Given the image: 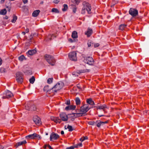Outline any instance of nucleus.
Masks as SVG:
<instances>
[{
	"instance_id": "nucleus-56",
	"label": "nucleus",
	"mask_w": 149,
	"mask_h": 149,
	"mask_svg": "<svg viewBox=\"0 0 149 149\" xmlns=\"http://www.w3.org/2000/svg\"><path fill=\"white\" fill-rule=\"evenodd\" d=\"M3 147L2 146L0 145V149H3Z\"/></svg>"
},
{
	"instance_id": "nucleus-27",
	"label": "nucleus",
	"mask_w": 149,
	"mask_h": 149,
	"mask_svg": "<svg viewBox=\"0 0 149 149\" xmlns=\"http://www.w3.org/2000/svg\"><path fill=\"white\" fill-rule=\"evenodd\" d=\"M7 97H10L13 96V95L11 92L9 91H7L6 94Z\"/></svg>"
},
{
	"instance_id": "nucleus-10",
	"label": "nucleus",
	"mask_w": 149,
	"mask_h": 149,
	"mask_svg": "<svg viewBox=\"0 0 149 149\" xmlns=\"http://www.w3.org/2000/svg\"><path fill=\"white\" fill-rule=\"evenodd\" d=\"M129 14L133 17L137 16L138 14V10L134 8H131L129 11Z\"/></svg>"
},
{
	"instance_id": "nucleus-17",
	"label": "nucleus",
	"mask_w": 149,
	"mask_h": 149,
	"mask_svg": "<svg viewBox=\"0 0 149 149\" xmlns=\"http://www.w3.org/2000/svg\"><path fill=\"white\" fill-rule=\"evenodd\" d=\"M26 140H24L23 141L19 142H17L16 143V144L15 146L16 147H18L23 145V144H25L26 143Z\"/></svg>"
},
{
	"instance_id": "nucleus-31",
	"label": "nucleus",
	"mask_w": 149,
	"mask_h": 149,
	"mask_svg": "<svg viewBox=\"0 0 149 149\" xmlns=\"http://www.w3.org/2000/svg\"><path fill=\"white\" fill-rule=\"evenodd\" d=\"M35 81V78L34 76H32L29 79V81L31 84H33Z\"/></svg>"
},
{
	"instance_id": "nucleus-23",
	"label": "nucleus",
	"mask_w": 149,
	"mask_h": 149,
	"mask_svg": "<svg viewBox=\"0 0 149 149\" xmlns=\"http://www.w3.org/2000/svg\"><path fill=\"white\" fill-rule=\"evenodd\" d=\"M72 37L73 38H77L78 37L77 32L76 31H73L72 33Z\"/></svg>"
},
{
	"instance_id": "nucleus-19",
	"label": "nucleus",
	"mask_w": 149,
	"mask_h": 149,
	"mask_svg": "<svg viewBox=\"0 0 149 149\" xmlns=\"http://www.w3.org/2000/svg\"><path fill=\"white\" fill-rule=\"evenodd\" d=\"M92 32L93 31L92 29H91L88 28L85 34L86 35H87L88 37H89L92 34Z\"/></svg>"
},
{
	"instance_id": "nucleus-63",
	"label": "nucleus",
	"mask_w": 149,
	"mask_h": 149,
	"mask_svg": "<svg viewBox=\"0 0 149 149\" xmlns=\"http://www.w3.org/2000/svg\"><path fill=\"white\" fill-rule=\"evenodd\" d=\"M103 116V115H102L99 116L100 117H101V116Z\"/></svg>"
},
{
	"instance_id": "nucleus-52",
	"label": "nucleus",
	"mask_w": 149,
	"mask_h": 149,
	"mask_svg": "<svg viewBox=\"0 0 149 149\" xmlns=\"http://www.w3.org/2000/svg\"><path fill=\"white\" fill-rule=\"evenodd\" d=\"M65 103L67 105H69L70 104V101H67Z\"/></svg>"
},
{
	"instance_id": "nucleus-46",
	"label": "nucleus",
	"mask_w": 149,
	"mask_h": 149,
	"mask_svg": "<svg viewBox=\"0 0 149 149\" xmlns=\"http://www.w3.org/2000/svg\"><path fill=\"white\" fill-rule=\"evenodd\" d=\"M91 43L90 41H88V47H90L91 46Z\"/></svg>"
},
{
	"instance_id": "nucleus-58",
	"label": "nucleus",
	"mask_w": 149,
	"mask_h": 149,
	"mask_svg": "<svg viewBox=\"0 0 149 149\" xmlns=\"http://www.w3.org/2000/svg\"><path fill=\"white\" fill-rule=\"evenodd\" d=\"M2 60L1 58H0V65H1L2 64Z\"/></svg>"
},
{
	"instance_id": "nucleus-50",
	"label": "nucleus",
	"mask_w": 149,
	"mask_h": 149,
	"mask_svg": "<svg viewBox=\"0 0 149 149\" xmlns=\"http://www.w3.org/2000/svg\"><path fill=\"white\" fill-rule=\"evenodd\" d=\"M59 2V0H55L54 2L55 3H58Z\"/></svg>"
},
{
	"instance_id": "nucleus-39",
	"label": "nucleus",
	"mask_w": 149,
	"mask_h": 149,
	"mask_svg": "<svg viewBox=\"0 0 149 149\" xmlns=\"http://www.w3.org/2000/svg\"><path fill=\"white\" fill-rule=\"evenodd\" d=\"M82 146V143H80L78 144L75 145L74 146L75 148H77L79 146L80 147H81Z\"/></svg>"
},
{
	"instance_id": "nucleus-34",
	"label": "nucleus",
	"mask_w": 149,
	"mask_h": 149,
	"mask_svg": "<svg viewBox=\"0 0 149 149\" xmlns=\"http://www.w3.org/2000/svg\"><path fill=\"white\" fill-rule=\"evenodd\" d=\"M63 8L62 9V10L63 11H66L68 9V6L66 4H64L63 5Z\"/></svg>"
},
{
	"instance_id": "nucleus-45",
	"label": "nucleus",
	"mask_w": 149,
	"mask_h": 149,
	"mask_svg": "<svg viewBox=\"0 0 149 149\" xmlns=\"http://www.w3.org/2000/svg\"><path fill=\"white\" fill-rule=\"evenodd\" d=\"M74 148H75L74 146H71L67 148L66 149H74Z\"/></svg>"
},
{
	"instance_id": "nucleus-49",
	"label": "nucleus",
	"mask_w": 149,
	"mask_h": 149,
	"mask_svg": "<svg viewBox=\"0 0 149 149\" xmlns=\"http://www.w3.org/2000/svg\"><path fill=\"white\" fill-rule=\"evenodd\" d=\"M26 73L30 75L31 74V72L30 71H28L26 72Z\"/></svg>"
},
{
	"instance_id": "nucleus-3",
	"label": "nucleus",
	"mask_w": 149,
	"mask_h": 149,
	"mask_svg": "<svg viewBox=\"0 0 149 149\" xmlns=\"http://www.w3.org/2000/svg\"><path fill=\"white\" fill-rule=\"evenodd\" d=\"M63 84L62 82L58 83L52 88L53 93H56L57 91L61 89L63 87Z\"/></svg>"
},
{
	"instance_id": "nucleus-8",
	"label": "nucleus",
	"mask_w": 149,
	"mask_h": 149,
	"mask_svg": "<svg viewBox=\"0 0 149 149\" xmlns=\"http://www.w3.org/2000/svg\"><path fill=\"white\" fill-rule=\"evenodd\" d=\"M90 109V108L88 107V104H85L81 107L80 111L84 114L87 112Z\"/></svg>"
},
{
	"instance_id": "nucleus-61",
	"label": "nucleus",
	"mask_w": 149,
	"mask_h": 149,
	"mask_svg": "<svg viewBox=\"0 0 149 149\" xmlns=\"http://www.w3.org/2000/svg\"><path fill=\"white\" fill-rule=\"evenodd\" d=\"M4 1H5V0H1V3H3L4 2Z\"/></svg>"
},
{
	"instance_id": "nucleus-18",
	"label": "nucleus",
	"mask_w": 149,
	"mask_h": 149,
	"mask_svg": "<svg viewBox=\"0 0 149 149\" xmlns=\"http://www.w3.org/2000/svg\"><path fill=\"white\" fill-rule=\"evenodd\" d=\"M76 108V106L74 105H70L68 106L65 107V109L67 110H74Z\"/></svg>"
},
{
	"instance_id": "nucleus-11",
	"label": "nucleus",
	"mask_w": 149,
	"mask_h": 149,
	"mask_svg": "<svg viewBox=\"0 0 149 149\" xmlns=\"http://www.w3.org/2000/svg\"><path fill=\"white\" fill-rule=\"evenodd\" d=\"M59 137V136L57 134L53 132L50 135V140L52 141L53 140H56Z\"/></svg>"
},
{
	"instance_id": "nucleus-35",
	"label": "nucleus",
	"mask_w": 149,
	"mask_h": 149,
	"mask_svg": "<svg viewBox=\"0 0 149 149\" xmlns=\"http://www.w3.org/2000/svg\"><path fill=\"white\" fill-rule=\"evenodd\" d=\"M25 57L23 55L20 56L19 57V60L21 61H23L24 59H25Z\"/></svg>"
},
{
	"instance_id": "nucleus-6",
	"label": "nucleus",
	"mask_w": 149,
	"mask_h": 149,
	"mask_svg": "<svg viewBox=\"0 0 149 149\" xmlns=\"http://www.w3.org/2000/svg\"><path fill=\"white\" fill-rule=\"evenodd\" d=\"M69 59L72 61H75L77 60V53L75 52H70L68 54Z\"/></svg>"
},
{
	"instance_id": "nucleus-42",
	"label": "nucleus",
	"mask_w": 149,
	"mask_h": 149,
	"mask_svg": "<svg viewBox=\"0 0 149 149\" xmlns=\"http://www.w3.org/2000/svg\"><path fill=\"white\" fill-rule=\"evenodd\" d=\"M95 123L93 121H90L88 122V124L90 125H94Z\"/></svg>"
},
{
	"instance_id": "nucleus-14",
	"label": "nucleus",
	"mask_w": 149,
	"mask_h": 149,
	"mask_svg": "<svg viewBox=\"0 0 149 149\" xmlns=\"http://www.w3.org/2000/svg\"><path fill=\"white\" fill-rule=\"evenodd\" d=\"M51 119L52 120H53L55 122L57 123H60L61 122V120L59 119L58 117H55L53 116L51 117Z\"/></svg>"
},
{
	"instance_id": "nucleus-54",
	"label": "nucleus",
	"mask_w": 149,
	"mask_h": 149,
	"mask_svg": "<svg viewBox=\"0 0 149 149\" xmlns=\"http://www.w3.org/2000/svg\"><path fill=\"white\" fill-rule=\"evenodd\" d=\"M29 29L28 28H27L26 29V30H25V32L26 33H27L28 32H29Z\"/></svg>"
},
{
	"instance_id": "nucleus-37",
	"label": "nucleus",
	"mask_w": 149,
	"mask_h": 149,
	"mask_svg": "<svg viewBox=\"0 0 149 149\" xmlns=\"http://www.w3.org/2000/svg\"><path fill=\"white\" fill-rule=\"evenodd\" d=\"M52 12H54L55 13H58L59 12L58 10L57 9L55 8H52Z\"/></svg>"
},
{
	"instance_id": "nucleus-20",
	"label": "nucleus",
	"mask_w": 149,
	"mask_h": 149,
	"mask_svg": "<svg viewBox=\"0 0 149 149\" xmlns=\"http://www.w3.org/2000/svg\"><path fill=\"white\" fill-rule=\"evenodd\" d=\"M36 52V50L35 49H33L29 50L28 52H27V54L31 56L35 54Z\"/></svg>"
},
{
	"instance_id": "nucleus-4",
	"label": "nucleus",
	"mask_w": 149,
	"mask_h": 149,
	"mask_svg": "<svg viewBox=\"0 0 149 149\" xmlns=\"http://www.w3.org/2000/svg\"><path fill=\"white\" fill-rule=\"evenodd\" d=\"M16 80L19 83L21 84L23 81V75L22 73L18 72L16 73Z\"/></svg>"
},
{
	"instance_id": "nucleus-47",
	"label": "nucleus",
	"mask_w": 149,
	"mask_h": 149,
	"mask_svg": "<svg viewBox=\"0 0 149 149\" xmlns=\"http://www.w3.org/2000/svg\"><path fill=\"white\" fill-rule=\"evenodd\" d=\"M36 137H37L38 138V139H41V137L39 135H38L36 134Z\"/></svg>"
},
{
	"instance_id": "nucleus-5",
	"label": "nucleus",
	"mask_w": 149,
	"mask_h": 149,
	"mask_svg": "<svg viewBox=\"0 0 149 149\" xmlns=\"http://www.w3.org/2000/svg\"><path fill=\"white\" fill-rule=\"evenodd\" d=\"M82 55L84 58V61L85 63L90 65H92L93 64L94 60L92 57L90 56L85 57L84 56V54H83Z\"/></svg>"
},
{
	"instance_id": "nucleus-15",
	"label": "nucleus",
	"mask_w": 149,
	"mask_h": 149,
	"mask_svg": "<svg viewBox=\"0 0 149 149\" xmlns=\"http://www.w3.org/2000/svg\"><path fill=\"white\" fill-rule=\"evenodd\" d=\"M43 90L44 91H46L49 94L53 93V91H52V88L51 89H49L48 86H45Z\"/></svg>"
},
{
	"instance_id": "nucleus-44",
	"label": "nucleus",
	"mask_w": 149,
	"mask_h": 149,
	"mask_svg": "<svg viewBox=\"0 0 149 149\" xmlns=\"http://www.w3.org/2000/svg\"><path fill=\"white\" fill-rule=\"evenodd\" d=\"M68 41L69 42H74L75 40H73L71 38H69L68 39Z\"/></svg>"
},
{
	"instance_id": "nucleus-55",
	"label": "nucleus",
	"mask_w": 149,
	"mask_h": 149,
	"mask_svg": "<svg viewBox=\"0 0 149 149\" xmlns=\"http://www.w3.org/2000/svg\"><path fill=\"white\" fill-rule=\"evenodd\" d=\"M8 17L7 16H5L4 17V18L5 19H8Z\"/></svg>"
},
{
	"instance_id": "nucleus-16",
	"label": "nucleus",
	"mask_w": 149,
	"mask_h": 149,
	"mask_svg": "<svg viewBox=\"0 0 149 149\" xmlns=\"http://www.w3.org/2000/svg\"><path fill=\"white\" fill-rule=\"evenodd\" d=\"M36 134L34 133L33 134H30L26 136L25 137V138L27 139H34L36 137Z\"/></svg>"
},
{
	"instance_id": "nucleus-36",
	"label": "nucleus",
	"mask_w": 149,
	"mask_h": 149,
	"mask_svg": "<svg viewBox=\"0 0 149 149\" xmlns=\"http://www.w3.org/2000/svg\"><path fill=\"white\" fill-rule=\"evenodd\" d=\"M53 80V78H49L47 80V82L48 84H50L52 82Z\"/></svg>"
},
{
	"instance_id": "nucleus-1",
	"label": "nucleus",
	"mask_w": 149,
	"mask_h": 149,
	"mask_svg": "<svg viewBox=\"0 0 149 149\" xmlns=\"http://www.w3.org/2000/svg\"><path fill=\"white\" fill-rule=\"evenodd\" d=\"M82 4L83 6V7L81 11V13L84 14L86 11H87L88 14H91V5L86 1L83 2Z\"/></svg>"
},
{
	"instance_id": "nucleus-62",
	"label": "nucleus",
	"mask_w": 149,
	"mask_h": 149,
	"mask_svg": "<svg viewBox=\"0 0 149 149\" xmlns=\"http://www.w3.org/2000/svg\"><path fill=\"white\" fill-rule=\"evenodd\" d=\"M26 33V32H25L23 31L22 32V33H23L24 35H25Z\"/></svg>"
},
{
	"instance_id": "nucleus-43",
	"label": "nucleus",
	"mask_w": 149,
	"mask_h": 149,
	"mask_svg": "<svg viewBox=\"0 0 149 149\" xmlns=\"http://www.w3.org/2000/svg\"><path fill=\"white\" fill-rule=\"evenodd\" d=\"M76 9H77V8L75 6H74V7L73 8V9H72L73 12L74 13H75L76 11Z\"/></svg>"
},
{
	"instance_id": "nucleus-26",
	"label": "nucleus",
	"mask_w": 149,
	"mask_h": 149,
	"mask_svg": "<svg viewBox=\"0 0 149 149\" xmlns=\"http://www.w3.org/2000/svg\"><path fill=\"white\" fill-rule=\"evenodd\" d=\"M106 108H107V106L106 105L104 104L103 105L98 106V109H103L104 111Z\"/></svg>"
},
{
	"instance_id": "nucleus-40",
	"label": "nucleus",
	"mask_w": 149,
	"mask_h": 149,
	"mask_svg": "<svg viewBox=\"0 0 149 149\" xmlns=\"http://www.w3.org/2000/svg\"><path fill=\"white\" fill-rule=\"evenodd\" d=\"M88 139V137L86 136V137H83L80 139V140L81 141H83L85 139Z\"/></svg>"
},
{
	"instance_id": "nucleus-9",
	"label": "nucleus",
	"mask_w": 149,
	"mask_h": 149,
	"mask_svg": "<svg viewBox=\"0 0 149 149\" xmlns=\"http://www.w3.org/2000/svg\"><path fill=\"white\" fill-rule=\"evenodd\" d=\"M60 117L61 120L63 121H66L68 120V117L67 115L64 113H62L60 114Z\"/></svg>"
},
{
	"instance_id": "nucleus-38",
	"label": "nucleus",
	"mask_w": 149,
	"mask_h": 149,
	"mask_svg": "<svg viewBox=\"0 0 149 149\" xmlns=\"http://www.w3.org/2000/svg\"><path fill=\"white\" fill-rule=\"evenodd\" d=\"M67 128L68 129L69 131H72L73 130L72 126L69 125H68Z\"/></svg>"
},
{
	"instance_id": "nucleus-30",
	"label": "nucleus",
	"mask_w": 149,
	"mask_h": 149,
	"mask_svg": "<svg viewBox=\"0 0 149 149\" xmlns=\"http://www.w3.org/2000/svg\"><path fill=\"white\" fill-rule=\"evenodd\" d=\"M75 101L76 104L77 105H79L80 104V100L79 98L77 97L75 99Z\"/></svg>"
},
{
	"instance_id": "nucleus-7",
	"label": "nucleus",
	"mask_w": 149,
	"mask_h": 149,
	"mask_svg": "<svg viewBox=\"0 0 149 149\" xmlns=\"http://www.w3.org/2000/svg\"><path fill=\"white\" fill-rule=\"evenodd\" d=\"M32 105V102H28L26 103L25 105V108L26 110L29 111H35L36 109V107L35 105H33V108L31 107V105Z\"/></svg>"
},
{
	"instance_id": "nucleus-29",
	"label": "nucleus",
	"mask_w": 149,
	"mask_h": 149,
	"mask_svg": "<svg viewBox=\"0 0 149 149\" xmlns=\"http://www.w3.org/2000/svg\"><path fill=\"white\" fill-rule=\"evenodd\" d=\"M7 12V11L5 9L1 10L0 12L1 15H5Z\"/></svg>"
},
{
	"instance_id": "nucleus-33",
	"label": "nucleus",
	"mask_w": 149,
	"mask_h": 149,
	"mask_svg": "<svg viewBox=\"0 0 149 149\" xmlns=\"http://www.w3.org/2000/svg\"><path fill=\"white\" fill-rule=\"evenodd\" d=\"M17 19V17L15 15H14L13 16V19L11 20V22L13 23H15Z\"/></svg>"
},
{
	"instance_id": "nucleus-57",
	"label": "nucleus",
	"mask_w": 149,
	"mask_h": 149,
	"mask_svg": "<svg viewBox=\"0 0 149 149\" xmlns=\"http://www.w3.org/2000/svg\"><path fill=\"white\" fill-rule=\"evenodd\" d=\"M47 147V145H45L44 146V148H45V149H46V147Z\"/></svg>"
},
{
	"instance_id": "nucleus-48",
	"label": "nucleus",
	"mask_w": 149,
	"mask_h": 149,
	"mask_svg": "<svg viewBox=\"0 0 149 149\" xmlns=\"http://www.w3.org/2000/svg\"><path fill=\"white\" fill-rule=\"evenodd\" d=\"M99 45H100L99 44L97 43L95 44L94 46L95 47H98L99 46Z\"/></svg>"
},
{
	"instance_id": "nucleus-60",
	"label": "nucleus",
	"mask_w": 149,
	"mask_h": 149,
	"mask_svg": "<svg viewBox=\"0 0 149 149\" xmlns=\"http://www.w3.org/2000/svg\"><path fill=\"white\" fill-rule=\"evenodd\" d=\"M33 105H35L34 104H33V103L32 102V105H31L30 107L33 108Z\"/></svg>"
},
{
	"instance_id": "nucleus-53",
	"label": "nucleus",
	"mask_w": 149,
	"mask_h": 149,
	"mask_svg": "<svg viewBox=\"0 0 149 149\" xmlns=\"http://www.w3.org/2000/svg\"><path fill=\"white\" fill-rule=\"evenodd\" d=\"M47 147L49 148V149H53L51 146L49 144H47Z\"/></svg>"
},
{
	"instance_id": "nucleus-51",
	"label": "nucleus",
	"mask_w": 149,
	"mask_h": 149,
	"mask_svg": "<svg viewBox=\"0 0 149 149\" xmlns=\"http://www.w3.org/2000/svg\"><path fill=\"white\" fill-rule=\"evenodd\" d=\"M23 1L24 4H26L27 3V0H22Z\"/></svg>"
},
{
	"instance_id": "nucleus-41",
	"label": "nucleus",
	"mask_w": 149,
	"mask_h": 149,
	"mask_svg": "<svg viewBox=\"0 0 149 149\" xmlns=\"http://www.w3.org/2000/svg\"><path fill=\"white\" fill-rule=\"evenodd\" d=\"M34 36V35L33 34H31L30 36V38L29 39H28V40L29 42H30L32 40L33 38V36Z\"/></svg>"
},
{
	"instance_id": "nucleus-2",
	"label": "nucleus",
	"mask_w": 149,
	"mask_h": 149,
	"mask_svg": "<svg viewBox=\"0 0 149 149\" xmlns=\"http://www.w3.org/2000/svg\"><path fill=\"white\" fill-rule=\"evenodd\" d=\"M45 60L47 62L52 65H54L55 60L53 56L48 54H46L45 56Z\"/></svg>"
},
{
	"instance_id": "nucleus-12",
	"label": "nucleus",
	"mask_w": 149,
	"mask_h": 149,
	"mask_svg": "<svg viewBox=\"0 0 149 149\" xmlns=\"http://www.w3.org/2000/svg\"><path fill=\"white\" fill-rule=\"evenodd\" d=\"M33 120L37 125H40L41 124V121L40 118L37 116H34Z\"/></svg>"
},
{
	"instance_id": "nucleus-24",
	"label": "nucleus",
	"mask_w": 149,
	"mask_h": 149,
	"mask_svg": "<svg viewBox=\"0 0 149 149\" xmlns=\"http://www.w3.org/2000/svg\"><path fill=\"white\" fill-rule=\"evenodd\" d=\"M86 72L84 70H81L80 71H77V72L76 73H75L74 72H73L72 73V74L73 75H75L77 76H78V74H80L81 73H82L85 72Z\"/></svg>"
},
{
	"instance_id": "nucleus-64",
	"label": "nucleus",
	"mask_w": 149,
	"mask_h": 149,
	"mask_svg": "<svg viewBox=\"0 0 149 149\" xmlns=\"http://www.w3.org/2000/svg\"><path fill=\"white\" fill-rule=\"evenodd\" d=\"M5 97H2V98H3V99H4V98H5Z\"/></svg>"
},
{
	"instance_id": "nucleus-28",
	"label": "nucleus",
	"mask_w": 149,
	"mask_h": 149,
	"mask_svg": "<svg viewBox=\"0 0 149 149\" xmlns=\"http://www.w3.org/2000/svg\"><path fill=\"white\" fill-rule=\"evenodd\" d=\"M53 37H54V35H49L46 38L45 40L46 41H48L49 40H52V38H53Z\"/></svg>"
},
{
	"instance_id": "nucleus-22",
	"label": "nucleus",
	"mask_w": 149,
	"mask_h": 149,
	"mask_svg": "<svg viewBox=\"0 0 149 149\" xmlns=\"http://www.w3.org/2000/svg\"><path fill=\"white\" fill-rule=\"evenodd\" d=\"M40 11L39 10H36L34 11L32 13V15L34 17H37L40 13Z\"/></svg>"
},
{
	"instance_id": "nucleus-59",
	"label": "nucleus",
	"mask_w": 149,
	"mask_h": 149,
	"mask_svg": "<svg viewBox=\"0 0 149 149\" xmlns=\"http://www.w3.org/2000/svg\"><path fill=\"white\" fill-rule=\"evenodd\" d=\"M61 134L62 135L64 134V132H63V131H62L61 132Z\"/></svg>"
},
{
	"instance_id": "nucleus-13",
	"label": "nucleus",
	"mask_w": 149,
	"mask_h": 149,
	"mask_svg": "<svg viewBox=\"0 0 149 149\" xmlns=\"http://www.w3.org/2000/svg\"><path fill=\"white\" fill-rule=\"evenodd\" d=\"M108 122V121H106L104 122L101 121L100 120H97L95 122V124L97 127H100L101 125H103L104 124L107 123Z\"/></svg>"
},
{
	"instance_id": "nucleus-25",
	"label": "nucleus",
	"mask_w": 149,
	"mask_h": 149,
	"mask_svg": "<svg viewBox=\"0 0 149 149\" xmlns=\"http://www.w3.org/2000/svg\"><path fill=\"white\" fill-rule=\"evenodd\" d=\"M126 25L125 24H122L120 25L119 27V30H123L126 27Z\"/></svg>"
},
{
	"instance_id": "nucleus-32",
	"label": "nucleus",
	"mask_w": 149,
	"mask_h": 149,
	"mask_svg": "<svg viewBox=\"0 0 149 149\" xmlns=\"http://www.w3.org/2000/svg\"><path fill=\"white\" fill-rule=\"evenodd\" d=\"M83 113H74V116L78 117L81 116H83Z\"/></svg>"
},
{
	"instance_id": "nucleus-21",
	"label": "nucleus",
	"mask_w": 149,
	"mask_h": 149,
	"mask_svg": "<svg viewBox=\"0 0 149 149\" xmlns=\"http://www.w3.org/2000/svg\"><path fill=\"white\" fill-rule=\"evenodd\" d=\"M87 103L91 105H93L94 104V102L91 98L88 99L86 100Z\"/></svg>"
}]
</instances>
